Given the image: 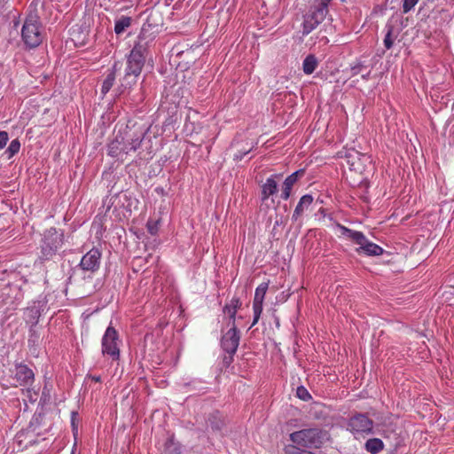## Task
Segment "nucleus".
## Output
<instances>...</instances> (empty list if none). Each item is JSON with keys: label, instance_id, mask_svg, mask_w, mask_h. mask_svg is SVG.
Listing matches in <instances>:
<instances>
[{"label": "nucleus", "instance_id": "f257e3e1", "mask_svg": "<svg viewBox=\"0 0 454 454\" xmlns=\"http://www.w3.org/2000/svg\"><path fill=\"white\" fill-rule=\"evenodd\" d=\"M151 24H144L137 40L127 58L125 73L121 79V88L129 89L136 84L145 65V52L149 44L155 39L156 35Z\"/></svg>", "mask_w": 454, "mask_h": 454}, {"label": "nucleus", "instance_id": "f03ea898", "mask_svg": "<svg viewBox=\"0 0 454 454\" xmlns=\"http://www.w3.org/2000/svg\"><path fill=\"white\" fill-rule=\"evenodd\" d=\"M289 437L293 445L309 449H318L328 440L327 433L317 427L293 432Z\"/></svg>", "mask_w": 454, "mask_h": 454}, {"label": "nucleus", "instance_id": "7ed1b4c3", "mask_svg": "<svg viewBox=\"0 0 454 454\" xmlns=\"http://www.w3.org/2000/svg\"><path fill=\"white\" fill-rule=\"evenodd\" d=\"M332 1L333 0H313L309 11L303 16V35L311 33L325 20L328 13V6Z\"/></svg>", "mask_w": 454, "mask_h": 454}, {"label": "nucleus", "instance_id": "20e7f679", "mask_svg": "<svg viewBox=\"0 0 454 454\" xmlns=\"http://www.w3.org/2000/svg\"><path fill=\"white\" fill-rule=\"evenodd\" d=\"M342 236H346L359 247L356 248L358 254H365L367 256H379L383 254L384 249L379 245L368 240L365 235L358 231H354L337 223Z\"/></svg>", "mask_w": 454, "mask_h": 454}, {"label": "nucleus", "instance_id": "39448f33", "mask_svg": "<svg viewBox=\"0 0 454 454\" xmlns=\"http://www.w3.org/2000/svg\"><path fill=\"white\" fill-rule=\"evenodd\" d=\"M64 245V231L51 227L46 229L40 243L42 256L45 260L51 259Z\"/></svg>", "mask_w": 454, "mask_h": 454}, {"label": "nucleus", "instance_id": "423d86ee", "mask_svg": "<svg viewBox=\"0 0 454 454\" xmlns=\"http://www.w3.org/2000/svg\"><path fill=\"white\" fill-rule=\"evenodd\" d=\"M21 36L24 43L31 48L38 46L43 42V36L39 18L36 15L31 14L27 17L22 27Z\"/></svg>", "mask_w": 454, "mask_h": 454}, {"label": "nucleus", "instance_id": "0eeeda50", "mask_svg": "<svg viewBox=\"0 0 454 454\" xmlns=\"http://www.w3.org/2000/svg\"><path fill=\"white\" fill-rule=\"evenodd\" d=\"M102 353L109 356L114 361L120 358L118 333L113 326H108L102 338Z\"/></svg>", "mask_w": 454, "mask_h": 454}, {"label": "nucleus", "instance_id": "6e6552de", "mask_svg": "<svg viewBox=\"0 0 454 454\" xmlns=\"http://www.w3.org/2000/svg\"><path fill=\"white\" fill-rule=\"evenodd\" d=\"M13 380L16 383L12 384L14 387L23 386L31 387L35 381V372L27 364L20 363L15 365ZM27 395L31 394V388L26 389Z\"/></svg>", "mask_w": 454, "mask_h": 454}, {"label": "nucleus", "instance_id": "1a4fd4ad", "mask_svg": "<svg viewBox=\"0 0 454 454\" xmlns=\"http://www.w3.org/2000/svg\"><path fill=\"white\" fill-rule=\"evenodd\" d=\"M348 427L354 434H370L373 428V421L365 414L357 413L349 419Z\"/></svg>", "mask_w": 454, "mask_h": 454}, {"label": "nucleus", "instance_id": "9d476101", "mask_svg": "<svg viewBox=\"0 0 454 454\" xmlns=\"http://www.w3.org/2000/svg\"><path fill=\"white\" fill-rule=\"evenodd\" d=\"M240 334L236 324L231 325V328L224 333L222 338V348L225 352L233 356L239 345Z\"/></svg>", "mask_w": 454, "mask_h": 454}, {"label": "nucleus", "instance_id": "9b49d317", "mask_svg": "<svg viewBox=\"0 0 454 454\" xmlns=\"http://www.w3.org/2000/svg\"><path fill=\"white\" fill-rule=\"evenodd\" d=\"M15 442L19 450H26L39 442V435L35 432L32 427L20 430L15 436Z\"/></svg>", "mask_w": 454, "mask_h": 454}, {"label": "nucleus", "instance_id": "f8f14e48", "mask_svg": "<svg viewBox=\"0 0 454 454\" xmlns=\"http://www.w3.org/2000/svg\"><path fill=\"white\" fill-rule=\"evenodd\" d=\"M268 287L269 282H263L260 284L255 289L253 301L254 320L252 326L255 325L260 319L261 314L262 312V304Z\"/></svg>", "mask_w": 454, "mask_h": 454}, {"label": "nucleus", "instance_id": "ddd939ff", "mask_svg": "<svg viewBox=\"0 0 454 454\" xmlns=\"http://www.w3.org/2000/svg\"><path fill=\"white\" fill-rule=\"evenodd\" d=\"M100 258V251L97 248H92L82 256L80 266L83 270L94 272L99 268Z\"/></svg>", "mask_w": 454, "mask_h": 454}, {"label": "nucleus", "instance_id": "4468645a", "mask_svg": "<svg viewBox=\"0 0 454 454\" xmlns=\"http://www.w3.org/2000/svg\"><path fill=\"white\" fill-rule=\"evenodd\" d=\"M303 174L304 170L300 169L294 172L285 179L281 192V198L284 200H287L289 199L294 185L297 183L299 177L303 176Z\"/></svg>", "mask_w": 454, "mask_h": 454}, {"label": "nucleus", "instance_id": "2eb2a0df", "mask_svg": "<svg viewBox=\"0 0 454 454\" xmlns=\"http://www.w3.org/2000/svg\"><path fill=\"white\" fill-rule=\"evenodd\" d=\"M123 141L124 137L121 136H116V137L111 141L107 147V154L113 158H116L117 160H123Z\"/></svg>", "mask_w": 454, "mask_h": 454}, {"label": "nucleus", "instance_id": "dca6fc26", "mask_svg": "<svg viewBox=\"0 0 454 454\" xmlns=\"http://www.w3.org/2000/svg\"><path fill=\"white\" fill-rule=\"evenodd\" d=\"M122 64L120 61H115L107 74L106 79L103 81L102 86H101V94L105 96L106 93L109 92V90L114 86L115 78H116V73L121 68Z\"/></svg>", "mask_w": 454, "mask_h": 454}, {"label": "nucleus", "instance_id": "f3484780", "mask_svg": "<svg viewBox=\"0 0 454 454\" xmlns=\"http://www.w3.org/2000/svg\"><path fill=\"white\" fill-rule=\"evenodd\" d=\"M280 175L270 176L266 179V182L262 185V200H267L270 196L274 195L278 192V182L277 177Z\"/></svg>", "mask_w": 454, "mask_h": 454}, {"label": "nucleus", "instance_id": "a211bd4d", "mask_svg": "<svg viewBox=\"0 0 454 454\" xmlns=\"http://www.w3.org/2000/svg\"><path fill=\"white\" fill-rule=\"evenodd\" d=\"M314 199L310 194L303 195L298 204L295 207V209L292 215V220L296 222L303 214V212L309 208V207L312 204Z\"/></svg>", "mask_w": 454, "mask_h": 454}, {"label": "nucleus", "instance_id": "6ab92c4d", "mask_svg": "<svg viewBox=\"0 0 454 454\" xmlns=\"http://www.w3.org/2000/svg\"><path fill=\"white\" fill-rule=\"evenodd\" d=\"M386 30L387 32L383 40V43L385 48L389 50L393 47L395 41L400 35V28L391 24H387Z\"/></svg>", "mask_w": 454, "mask_h": 454}, {"label": "nucleus", "instance_id": "aec40b11", "mask_svg": "<svg viewBox=\"0 0 454 454\" xmlns=\"http://www.w3.org/2000/svg\"><path fill=\"white\" fill-rule=\"evenodd\" d=\"M241 301L239 297H232L229 303L223 308V312L230 317V325L235 324L236 314L238 309L241 307Z\"/></svg>", "mask_w": 454, "mask_h": 454}, {"label": "nucleus", "instance_id": "412c9836", "mask_svg": "<svg viewBox=\"0 0 454 454\" xmlns=\"http://www.w3.org/2000/svg\"><path fill=\"white\" fill-rule=\"evenodd\" d=\"M142 137L140 135L129 137L127 141H123V149H125L123 156L128 155L131 152H136L137 148L140 147Z\"/></svg>", "mask_w": 454, "mask_h": 454}, {"label": "nucleus", "instance_id": "4be33fe9", "mask_svg": "<svg viewBox=\"0 0 454 454\" xmlns=\"http://www.w3.org/2000/svg\"><path fill=\"white\" fill-rule=\"evenodd\" d=\"M41 316L40 310L35 306L27 308L24 310V317L27 324L35 325L37 324L38 319Z\"/></svg>", "mask_w": 454, "mask_h": 454}, {"label": "nucleus", "instance_id": "5701e85b", "mask_svg": "<svg viewBox=\"0 0 454 454\" xmlns=\"http://www.w3.org/2000/svg\"><path fill=\"white\" fill-rule=\"evenodd\" d=\"M383 447L384 443L379 438H372L365 442L366 450L372 454H378L383 450Z\"/></svg>", "mask_w": 454, "mask_h": 454}, {"label": "nucleus", "instance_id": "b1692460", "mask_svg": "<svg viewBox=\"0 0 454 454\" xmlns=\"http://www.w3.org/2000/svg\"><path fill=\"white\" fill-rule=\"evenodd\" d=\"M132 19L128 16H121L115 21L114 32L116 35L122 34L128 27L131 26Z\"/></svg>", "mask_w": 454, "mask_h": 454}, {"label": "nucleus", "instance_id": "393cba45", "mask_svg": "<svg viewBox=\"0 0 454 454\" xmlns=\"http://www.w3.org/2000/svg\"><path fill=\"white\" fill-rule=\"evenodd\" d=\"M317 67V60L314 55H309L305 58L302 64L303 72L306 74H311Z\"/></svg>", "mask_w": 454, "mask_h": 454}, {"label": "nucleus", "instance_id": "a878e982", "mask_svg": "<svg viewBox=\"0 0 454 454\" xmlns=\"http://www.w3.org/2000/svg\"><path fill=\"white\" fill-rule=\"evenodd\" d=\"M20 149V141L18 139L12 140L6 150V153H9V158H11L14 154L18 153Z\"/></svg>", "mask_w": 454, "mask_h": 454}, {"label": "nucleus", "instance_id": "bb28decb", "mask_svg": "<svg viewBox=\"0 0 454 454\" xmlns=\"http://www.w3.org/2000/svg\"><path fill=\"white\" fill-rule=\"evenodd\" d=\"M358 155H359V153L356 151L348 153L345 155L348 164L350 165V168L355 169V170L356 169L354 160H355V158H357Z\"/></svg>", "mask_w": 454, "mask_h": 454}, {"label": "nucleus", "instance_id": "cd10ccee", "mask_svg": "<svg viewBox=\"0 0 454 454\" xmlns=\"http://www.w3.org/2000/svg\"><path fill=\"white\" fill-rule=\"evenodd\" d=\"M297 396L303 401H308L311 398L310 394L304 387H299L297 388Z\"/></svg>", "mask_w": 454, "mask_h": 454}, {"label": "nucleus", "instance_id": "c85d7f7f", "mask_svg": "<svg viewBox=\"0 0 454 454\" xmlns=\"http://www.w3.org/2000/svg\"><path fill=\"white\" fill-rule=\"evenodd\" d=\"M419 2V0H403V13L409 12Z\"/></svg>", "mask_w": 454, "mask_h": 454}, {"label": "nucleus", "instance_id": "c756f323", "mask_svg": "<svg viewBox=\"0 0 454 454\" xmlns=\"http://www.w3.org/2000/svg\"><path fill=\"white\" fill-rule=\"evenodd\" d=\"M147 230L150 234L155 235L158 231V222L156 221H148L147 223Z\"/></svg>", "mask_w": 454, "mask_h": 454}, {"label": "nucleus", "instance_id": "7c9ffc66", "mask_svg": "<svg viewBox=\"0 0 454 454\" xmlns=\"http://www.w3.org/2000/svg\"><path fill=\"white\" fill-rule=\"evenodd\" d=\"M8 139V133L6 131H0V149L6 145Z\"/></svg>", "mask_w": 454, "mask_h": 454}, {"label": "nucleus", "instance_id": "2f4dec72", "mask_svg": "<svg viewBox=\"0 0 454 454\" xmlns=\"http://www.w3.org/2000/svg\"><path fill=\"white\" fill-rule=\"evenodd\" d=\"M361 66L352 67L353 74H357L360 72Z\"/></svg>", "mask_w": 454, "mask_h": 454}, {"label": "nucleus", "instance_id": "473e14b6", "mask_svg": "<svg viewBox=\"0 0 454 454\" xmlns=\"http://www.w3.org/2000/svg\"><path fill=\"white\" fill-rule=\"evenodd\" d=\"M93 381L95 382H101V377L100 376H89Z\"/></svg>", "mask_w": 454, "mask_h": 454}, {"label": "nucleus", "instance_id": "72a5a7b5", "mask_svg": "<svg viewBox=\"0 0 454 454\" xmlns=\"http://www.w3.org/2000/svg\"><path fill=\"white\" fill-rule=\"evenodd\" d=\"M368 75H370V73H367V74L363 75V78L366 79Z\"/></svg>", "mask_w": 454, "mask_h": 454}, {"label": "nucleus", "instance_id": "f704fd0d", "mask_svg": "<svg viewBox=\"0 0 454 454\" xmlns=\"http://www.w3.org/2000/svg\"><path fill=\"white\" fill-rule=\"evenodd\" d=\"M368 75H370V73H367V74L363 75V78L366 79Z\"/></svg>", "mask_w": 454, "mask_h": 454}]
</instances>
